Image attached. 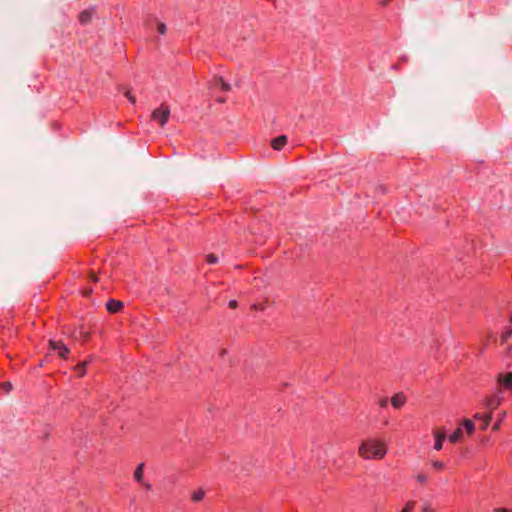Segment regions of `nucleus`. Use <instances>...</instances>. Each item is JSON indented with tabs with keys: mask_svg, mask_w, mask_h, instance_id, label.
Instances as JSON below:
<instances>
[{
	"mask_svg": "<svg viewBox=\"0 0 512 512\" xmlns=\"http://www.w3.org/2000/svg\"><path fill=\"white\" fill-rule=\"evenodd\" d=\"M157 30L160 34H165L166 33V25L164 23H158L157 24Z\"/></svg>",
	"mask_w": 512,
	"mask_h": 512,
	"instance_id": "23",
	"label": "nucleus"
},
{
	"mask_svg": "<svg viewBox=\"0 0 512 512\" xmlns=\"http://www.w3.org/2000/svg\"><path fill=\"white\" fill-rule=\"evenodd\" d=\"M81 335L84 339H87L89 337V334L87 332H81Z\"/></svg>",
	"mask_w": 512,
	"mask_h": 512,
	"instance_id": "35",
	"label": "nucleus"
},
{
	"mask_svg": "<svg viewBox=\"0 0 512 512\" xmlns=\"http://www.w3.org/2000/svg\"><path fill=\"white\" fill-rule=\"evenodd\" d=\"M463 426L467 432V434L471 435L473 432H474V429H475V425L473 423L472 420L470 419H465L463 421Z\"/></svg>",
	"mask_w": 512,
	"mask_h": 512,
	"instance_id": "13",
	"label": "nucleus"
},
{
	"mask_svg": "<svg viewBox=\"0 0 512 512\" xmlns=\"http://www.w3.org/2000/svg\"><path fill=\"white\" fill-rule=\"evenodd\" d=\"M143 484H144V486H145V488H146L147 490H150V489H151V484H150V483H144V482H143Z\"/></svg>",
	"mask_w": 512,
	"mask_h": 512,
	"instance_id": "36",
	"label": "nucleus"
},
{
	"mask_svg": "<svg viewBox=\"0 0 512 512\" xmlns=\"http://www.w3.org/2000/svg\"><path fill=\"white\" fill-rule=\"evenodd\" d=\"M511 336H512V330H511V329H507V330L503 333V335H502V337H501L502 343H504V342H505L509 337H511Z\"/></svg>",
	"mask_w": 512,
	"mask_h": 512,
	"instance_id": "20",
	"label": "nucleus"
},
{
	"mask_svg": "<svg viewBox=\"0 0 512 512\" xmlns=\"http://www.w3.org/2000/svg\"><path fill=\"white\" fill-rule=\"evenodd\" d=\"M483 415H484V414L476 413V414L474 415V418H475V419H479V420L483 421Z\"/></svg>",
	"mask_w": 512,
	"mask_h": 512,
	"instance_id": "32",
	"label": "nucleus"
},
{
	"mask_svg": "<svg viewBox=\"0 0 512 512\" xmlns=\"http://www.w3.org/2000/svg\"><path fill=\"white\" fill-rule=\"evenodd\" d=\"M212 87H220V84L216 82V78H214L213 81L210 83V88Z\"/></svg>",
	"mask_w": 512,
	"mask_h": 512,
	"instance_id": "29",
	"label": "nucleus"
},
{
	"mask_svg": "<svg viewBox=\"0 0 512 512\" xmlns=\"http://www.w3.org/2000/svg\"><path fill=\"white\" fill-rule=\"evenodd\" d=\"M92 18V11L91 10H84L79 15V21L81 24H88L91 21Z\"/></svg>",
	"mask_w": 512,
	"mask_h": 512,
	"instance_id": "10",
	"label": "nucleus"
},
{
	"mask_svg": "<svg viewBox=\"0 0 512 512\" xmlns=\"http://www.w3.org/2000/svg\"><path fill=\"white\" fill-rule=\"evenodd\" d=\"M463 431L461 428L456 429L449 437L450 442L456 443L461 440Z\"/></svg>",
	"mask_w": 512,
	"mask_h": 512,
	"instance_id": "12",
	"label": "nucleus"
},
{
	"mask_svg": "<svg viewBox=\"0 0 512 512\" xmlns=\"http://www.w3.org/2000/svg\"><path fill=\"white\" fill-rule=\"evenodd\" d=\"M494 512H512V510L506 508H496L494 509Z\"/></svg>",
	"mask_w": 512,
	"mask_h": 512,
	"instance_id": "27",
	"label": "nucleus"
},
{
	"mask_svg": "<svg viewBox=\"0 0 512 512\" xmlns=\"http://www.w3.org/2000/svg\"><path fill=\"white\" fill-rule=\"evenodd\" d=\"M510 321H511V323H512V316H511V318H510Z\"/></svg>",
	"mask_w": 512,
	"mask_h": 512,
	"instance_id": "38",
	"label": "nucleus"
},
{
	"mask_svg": "<svg viewBox=\"0 0 512 512\" xmlns=\"http://www.w3.org/2000/svg\"><path fill=\"white\" fill-rule=\"evenodd\" d=\"M204 496H205V491L203 489H199L198 491H195L192 494L191 499L194 502H199L204 498Z\"/></svg>",
	"mask_w": 512,
	"mask_h": 512,
	"instance_id": "14",
	"label": "nucleus"
},
{
	"mask_svg": "<svg viewBox=\"0 0 512 512\" xmlns=\"http://www.w3.org/2000/svg\"><path fill=\"white\" fill-rule=\"evenodd\" d=\"M502 401H503V398L500 395L495 394L490 397H487L484 401V404H485V407H487L489 410L492 411V410L498 408L500 406V404L502 403Z\"/></svg>",
	"mask_w": 512,
	"mask_h": 512,
	"instance_id": "5",
	"label": "nucleus"
},
{
	"mask_svg": "<svg viewBox=\"0 0 512 512\" xmlns=\"http://www.w3.org/2000/svg\"><path fill=\"white\" fill-rule=\"evenodd\" d=\"M216 82L220 84V88L223 90V91H230L231 90V86L229 83L225 82L222 78L220 77H217L216 78Z\"/></svg>",
	"mask_w": 512,
	"mask_h": 512,
	"instance_id": "15",
	"label": "nucleus"
},
{
	"mask_svg": "<svg viewBox=\"0 0 512 512\" xmlns=\"http://www.w3.org/2000/svg\"><path fill=\"white\" fill-rule=\"evenodd\" d=\"M416 479L420 483H425L427 481L428 477H427V475L420 473L416 476Z\"/></svg>",
	"mask_w": 512,
	"mask_h": 512,
	"instance_id": "24",
	"label": "nucleus"
},
{
	"mask_svg": "<svg viewBox=\"0 0 512 512\" xmlns=\"http://www.w3.org/2000/svg\"><path fill=\"white\" fill-rule=\"evenodd\" d=\"M144 463H140L134 471V478L137 482L143 483Z\"/></svg>",
	"mask_w": 512,
	"mask_h": 512,
	"instance_id": "11",
	"label": "nucleus"
},
{
	"mask_svg": "<svg viewBox=\"0 0 512 512\" xmlns=\"http://www.w3.org/2000/svg\"><path fill=\"white\" fill-rule=\"evenodd\" d=\"M217 261H218V258H217V256H216V255H214V254H209V255L207 256V262H208L209 264H215V263H217Z\"/></svg>",
	"mask_w": 512,
	"mask_h": 512,
	"instance_id": "21",
	"label": "nucleus"
},
{
	"mask_svg": "<svg viewBox=\"0 0 512 512\" xmlns=\"http://www.w3.org/2000/svg\"><path fill=\"white\" fill-rule=\"evenodd\" d=\"M423 512H433V510H432V508H431L430 506L425 505V506L423 507Z\"/></svg>",
	"mask_w": 512,
	"mask_h": 512,
	"instance_id": "31",
	"label": "nucleus"
},
{
	"mask_svg": "<svg viewBox=\"0 0 512 512\" xmlns=\"http://www.w3.org/2000/svg\"><path fill=\"white\" fill-rule=\"evenodd\" d=\"M391 0H382L380 3L382 6H387Z\"/></svg>",
	"mask_w": 512,
	"mask_h": 512,
	"instance_id": "34",
	"label": "nucleus"
},
{
	"mask_svg": "<svg viewBox=\"0 0 512 512\" xmlns=\"http://www.w3.org/2000/svg\"><path fill=\"white\" fill-rule=\"evenodd\" d=\"M125 96L128 98V100L131 102V103H135L136 102V99L134 96L131 95V93L129 91H127L125 93Z\"/></svg>",
	"mask_w": 512,
	"mask_h": 512,
	"instance_id": "26",
	"label": "nucleus"
},
{
	"mask_svg": "<svg viewBox=\"0 0 512 512\" xmlns=\"http://www.w3.org/2000/svg\"><path fill=\"white\" fill-rule=\"evenodd\" d=\"M434 436H435L434 449H436L437 451H440L443 447V442L446 439V432L443 429H438V430L434 431Z\"/></svg>",
	"mask_w": 512,
	"mask_h": 512,
	"instance_id": "6",
	"label": "nucleus"
},
{
	"mask_svg": "<svg viewBox=\"0 0 512 512\" xmlns=\"http://www.w3.org/2000/svg\"><path fill=\"white\" fill-rule=\"evenodd\" d=\"M0 388L5 392H9L12 389V384L10 382H4L0 385Z\"/></svg>",
	"mask_w": 512,
	"mask_h": 512,
	"instance_id": "22",
	"label": "nucleus"
},
{
	"mask_svg": "<svg viewBox=\"0 0 512 512\" xmlns=\"http://www.w3.org/2000/svg\"><path fill=\"white\" fill-rule=\"evenodd\" d=\"M218 101L223 103L225 101V99L224 98H219Z\"/></svg>",
	"mask_w": 512,
	"mask_h": 512,
	"instance_id": "37",
	"label": "nucleus"
},
{
	"mask_svg": "<svg viewBox=\"0 0 512 512\" xmlns=\"http://www.w3.org/2000/svg\"><path fill=\"white\" fill-rule=\"evenodd\" d=\"M497 383L502 389L510 390L512 388V372L498 374Z\"/></svg>",
	"mask_w": 512,
	"mask_h": 512,
	"instance_id": "3",
	"label": "nucleus"
},
{
	"mask_svg": "<svg viewBox=\"0 0 512 512\" xmlns=\"http://www.w3.org/2000/svg\"><path fill=\"white\" fill-rule=\"evenodd\" d=\"M90 278H91L93 281H97V280H98L97 276H96V275H95V273H93V272H91V273H90Z\"/></svg>",
	"mask_w": 512,
	"mask_h": 512,
	"instance_id": "33",
	"label": "nucleus"
},
{
	"mask_svg": "<svg viewBox=\"0 0 512 512\" xmlns=\"http://www.w3.org/2000/svg\"><path fill=\"white\" fill-rule=\"evenodd\" d=\"M169 116L170 109L166 104H161V106L156 108L151 114V118L158 122L161 127L167 123Z\"/></svg>",
	"mask_w": 512,
	"mask_h": 512,
	"instance_id": "2",
	"label": "nucleus"
},
{
	"mask_svg": "<svg viewBox=\"0 0 512 512\" xmlns=\"http://www.w3.org/2000/svg\"><path fill=\"white\" fill-rule=\"evenodd\" d=\"M123 307V303L118 300L111 299L107 302L106 308L111 313H116L120 311V309Z\"/></svg>",
	"mask_w": 512,
	"mask_h": 512,
	"instance_id": "9",
	"label": "nucleus"
},
{
	"mask_svg": "<svg viewBox=\"0 0 512 512\" xmlns=\"http://www.w3.org/2000/svg\"><path fill=\"white\" fill-rule=\"evenodd\" d=\"M387 453V447L382 440L369 438L361 442L358 454L365 460L382 459Z\"/></svg>",
	"mask_w": 512,
	"mask_h": 512,
	"instance_id": "1",
	"label": "nucleus"
},
{
	"mask_svg": "<svg viewBox=\"0 0 512 512\" xmlns=\"http://www.w3.org/2000/svg\"><path fill=\"white\" fill-rule=\"evenodd\" d=\"M229 307L232 308V309L236 308L237 307V302L235 300H231L229 302Z\"/></svg>",
	"mask_w": 512,
	"mask_h": 512,
	"instance_id": "30",
	"label": "nucleus"
},
{
	"mask_svg": "<svg viewBox=\"0 0 512 512\" xmlns=\"http://www.w3.org/2000/svg\"><path fill=\"white\" fill-rule=\"evenodd\" d=\"M49 346L52 350L57 351L61 358H66L69 353V349L61 341L50 340Z\"/></svg>",
	"mask_w": 512,
	"mask_h": 512,
	"instance_id": "4",
	"label": "nucleus"
},
{
	"mask_svg": "<svg viewBox=\"0 0 512 512\" xmlns=\"http://www.w3.org/2000/svg\"><path fill=\"white\" fill-rule=\"evenodd\" d=\"M287 143V137L285 135H281L279 137L274 138L271 141V146L274 150H281Z\"/></svg>",
	"mask_w": 512,
	"mask_h": 512,
	"instance_id": "7",
	"label": "nucleus"
},
{
	"mask_svg": "<svg viewBox=\"0 0 512 512\" xmlns=\"http://www.w3.org/2000/svg\"><path fill=\"white\" fill-rule=\"evenodd\" d=\"M432 466L436 469H443L444 468V463L441 462V461H433L432 462Z\"/></svg>",
	"mask_w": 512,
	"mask_h": 512,
	"instance_id": "25",
	"label": "nucleus"
},
{
	"mask_svg": "<svg viewBox=\"0 0 512 512\" xmlns=\"http://www.w3.org/2000/svg\"><path fill=\"white\" fill-rule=\"evenodd\" d=\"M414 505V501H409L401 512H412Z\"/></svg>",
	"mask_w": 512,
	"mask_h": 512,
	"instance_id": "19",
	"label": "nucleus"
},
{
	"mask_svg": "<svg viewBox=\"0 0 512 512\" xmlns=\"http://www.w3.org/2000/svg\"><path fill=\"white\" fill-rule=\"evenodd\" d=\"M387 404H388L387 398H383L382 400H380V406L381 407H386Z\"/></svg>",
	"mask_w": 512,
	"mask_h": 512,
	"instance_id": "28",
	"label": "nucleus"
},
{
	"mask_svg": "<svg viewBox=\"0 0 512 512\" xmlns=\"http://www.w3.org/2000/svg\"><path fill=\"white\" fill-rule=\"evenodd\" d=\"M491 419H492V414L491 413L484 414L483 415V421H482L483 423H482L481 428L482 429H486L487 426L490 424Z\"/></svg>",
	"mask_w": 512,
	"mask_h": 512,
	"instance_id": "16",
	"label": "nucleus"
},
{
	"mask_svg": "<svg viewBox=\"0 0 512 512\" xmlns=\"http://www.w3.org/2000/svg\"><path fill=\"white\" fill-rule=\"evenodd\" d=\"M86 366H87V362L85 361V362L78 364L75 367V369L79 372V376H83L85 374Z\"/></svg>",
	"mask_w": 512,
	"mask_h": 512,
	"instance_id": "17",
	"label": "nucleus"
},
{
	"mask_svg": "<svg viewBox=\"0 0 512 512\" xmlns=\"http://www.w3.org/2000/svg\"><path fill=\"white\" fill-rule=\"evenodd\" d=\"M505 415H506V413H505V412H503V413L500 415L499 420H497V422L493 425V428H492V429H493L494 431H497V430H499V429H500V424H501L502 420L504 419Z\"/></svg>",
	"mask_w": 512,
	"mask_h": 512,
	"instance_id": "18",
	"label": "nucleus"
},
{
	"mask_svg": "<svg viewBox=\"0 0 512 512\" xmlns=\"http://www.w3.org/2000/svg\"><path fill=\"white\" fill-rule=\"evenodd\" d=\"M405 402L406 397L403 393H397L391 399L392 406L396 409L401 408Z\"/></svg>",
	"mask_w": 512,
	"mask_h": 512,
	"instance_id": "8",
	"label": "nucleus"
}]
</instances>
